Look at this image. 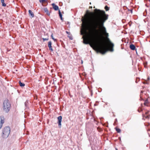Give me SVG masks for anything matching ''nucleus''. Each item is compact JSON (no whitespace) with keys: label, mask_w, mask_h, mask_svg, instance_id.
I'll use <instances>...</instances> for the list:
<instances>
[{"label":"nucleus","mask_w":150,"mask_h":150,"mask_svg":"<svg viewBox=\"0 0 150 150\" xmlns=\"http://www.w3.org/2000/svg\"><path fill=\"white\" fill-rule=\"evenodd\" d=\"M146 118H149V115H147L146 117Z\"/></svg>","instance_id":"27"},{"label":"nucleus","mask_w":150,"mask_h":150,"mask_svg":"<svg viewBox=\"0 0 150 150\" xmlns=\"http://www.w3.org/2000/svg\"><path fill=\"white\" fill-rule=\"evenodd\" d=\"M115 129H116V130L118 133H120L121 132V130L119 128H117V127H116L115 128Z\"/></svg>","instance_id":"14"},{"label":"nucleus","mask_w":150,"mask_h":150,"mask_svg":"<svg viewBox=\"0 0 150 150\" xmlns=\"http://www.w3.org/2000/svg\"><path fill=\"white\" fill-rule=\"evenodd\" d=\"M142 109H141V110H138V111L139 112H140L141 111H142Z\"/></svg>","instance_id":"28"},{"label":"nucleus","mask_w":150,"mask_h":150,"mask_svg":"<svg viewBox=\"0 0 150 150\" xmlns=\"http://www.w3.org/2000/svg\"><path fill=\"white\" fill-rule=\"evenodd\" d=\"M28 100H26L25 103V105L26 107H27L28 106Z\"/></svg>","instance_id":"19"},{"label":"nucleus","mask_w":150,"mask_h":150,"mask_svg":"<svg viewBox=\"0 0 150 150\" xmlns=\"http://www.w3.org/2000/svg\"><path fill=\"white\" fill-rule=\"evenodd\" d=\"M59 16L60 17V18L61 19V20L62 21H63V18L62 17V14H61V13L60 11V10H59Z\"/></svg>","instance_id":"11"},{"label":"nucleus","mask_w":150,"mask_h":150,"mask_svg":"<svg viewBox=\"0 0 150 150\" xmlns=\"http://www.w3.org/2000/svg\"><path fill=\"white\" fill-rule=\"evenodd\" d=\"M81 62H82V63L83 62H82V60L81 61Z\"/></svg>","instance_id":"36"},{"label":"nucleus","mask_w":150,"mask_h":150,"mask_svg":"<svg viewBox=\"0 0 150 150\" xmlns=\"http://www.w3.org/2000/svg\"><path fill=\"white\" fill-rule=\"evenodd\" d=\"M52 42L51 41H50L48 42V47L52 46Z\"/></svg>","instance_id":"16"},{"label":"nucleus","mask_w":150,"mask_h":150,"mask_svg":"<svg viewBox=\"0 0 150 150\" xmlns=\"http://www.w3.org/2000/svg\"><path fill=\"white\" fill-rule=\"evenodd\" d=\"M115 149L116 150H118V149L117 148H116Z\"/></svg>","instance_id":"34"},{"label":"nucleus","mask_w":150,"mask_h":150,"mask_svg":"<svg viewBox=\"0 0 150 150\" xmlns=\"http://www.w3.org/2000/svg\"><path fill=\"white\" fill-rule=\"evenodd\" d=\"M141 93H143V91H141Z\"/></svg>","instance_id":"33"},{"label":"nucleus","mask_w":150,"mask_h":150,"mask_svg":"<svg viewBox=\"0 0 150 150\" xmlns=\"http://www.w3.org/2000/svg\"><path fill=\"white\" fill-rule=\"evenodd\" d=\"M88 31V37L83 39V43L85 44H89L90 42H93L94 48L97 52H99L102 54H105L108 51V50L107 49V46L104 42L103 40L101 39L96 42H94V38L95 36V35L93 36L92 39H91V38L90 35L91 32L89 27V28Z\"/></svg>","instance_id":"2"},{"label":"nucleus","mask_w":150,"mask_h":150,"mask_svg":"<svg viewBox=\"0 0 150 150\" xmlns=\"http://www.w3.org/2000/svg\"><path fill=\"white\" fill-rule=\"evenodd\" d=\"M87 13H89V11L88 10L87 11Z\"/></svg>","instance_id":"31"},{"label":"nucleus","mask_w":150,"mask_h":150,"mask_svg":"<svg viewBox=\"0 0 150 150\" xmlns=\"http://www.w3.org/2000/svg\"><path fill=\"white\" fill-rule=\"evenodd\" d=\"M142 109H141V110H138V111L139 112H140L141 111H142Z\"/></svg>","instance_id":"29"},{"label":"nucleus","mask_w":150,"mask_h":150,"mask_svg":"<svg viewBox=\"0 0 150 150\" xmlns=\"http://www.w3.org/2000/svg\"><path fill=\"white\" fill-rule=\"evenodd\" d=\"M148 79L149 80V77L148 78Z\"/></svg>","instance_id":"35"},{"label":"nucleus","mask_w":150,"mask_h":150,"mask_svg":"<svg viewBox=\"0 0 150 150\" xmlns=\"http://www.w3.org/2000/svg\"><path fill=\"white\" fill-rule=\"evenodd\" d=\"M89 8H92V6H90Z\"/></svg>","instance_id":"32"},{"label":"nucleus","mask_w":150,"mask_h":150,"mask_svg":"<svg viewBox=\"0 0 150 150\" xmlns=\"http://www.w3.org/2000/svg\"><path fill=\"white\" fill-rule=\"evenodd\" d=\"M148 111L146 112H145V114H148Z\"/></svg>","instance_id":"30"},{"label":"nucleus","mask_w":150,"mask_h":150,"mask_svg":"<svg viewBox=\"0 0 150 150\" xmlns=\"http://www.w3.org/2000/svg\"><path fill=\"white\" fill-rule=\"evenodd\" d=\"M10 128L9 127H6L4 128L2 131V137L4 138L8 137L10 132Z\"/></svg>","instance_id":"4"},{"label":"nucleus","mask_w":150,"mask_h":150,"mask_svg":"<svg viewBox=\"0 0 150 150\" xmlns=\"http://www.w3.org/2000/svg\"><path fill=\"white\" fill-rule=\"evenodd\" d=\"M28 12L29 15H31L32 18L34 17V14L31 10H29L28 11Z\"/></svg>","instance_id":"10"},{"label":"nucleus","mask_w":150,"mask_h":150,"mask_svg":"<svg viewBox=\"0 0 150 150\" xmlns=\"http://www.w3.org/2000/svg\"><path fill=\"white\" fill-rule=\"evenodd\" d=\"M1 121L0 124V129H1L2 127L3 124L4 122V116H0Z\"/></svg>","instance_id":"7"},{"label":"nucleus","mask_w":150,"mask_h":150,"mask_svg":"<svg viewBox=\"0 0 150 150\" xmlns=\"http://www.w3.org/2000/svg\"><path fill=\"white\" fill-rule=\"evenodd\" d=\"M53 8L55 11H57L59 10L58 6L54 4L53 3L52 4Z\"/></svg>","instance_id":"8"},{"label":"nucleus","mask_w":150,"mask_h":150,"mask_svg":"<svg viewBox=\"0 0 150 150\" xmlns=\"http://www.w3.org/2000/svg\"><path fill=\"white\" fill-rule=\"evenodd\" d=\"M128 11H130L131 13H132L133 9H128Z\"/></svg>","instance_id":"21"},{"label":"nucleus","mask_w":150,"mask_h":150,"mask_svg":"<svg viewBox=\"0 0 150 150\" xmlns=\"http://www.w3.org/2000/svg\"><path fill=\"white\" fill-rule=\"evenodd\" d=\"M105 150H106V149H105Z\"/></svg>","instance_id":"38"},{"label":"nucleus","mask_w":150,"mask_h":150,"mask_svg":"<svg viewBox=\"0 0 150 150\" xmlns=\"http://www.w3.org/2000/svg\"><path fill=\"white\" fill-rule=\"evenodd\" d=\"M105 10L107 11L109 10V8L107 6H106L105 7Z\"/></svg>","instance_id":"17"},{"label":"nucleus","mask_w":150,"mask_h":150,"mask_svg":"<svg viewBox=\"0 0 150 150\" xmlns=\"http://www.w3.org/2000/svg\"><path fill=\"white\" fill-rule=\"evenodd\" d=\"M19 83L20 86L21 87H23L25 86V84L24 83L21 82V81H19Z\"/></svg>","instance_id":"13"},{"label":"nucleus","mask_w":150,"mask_h":150,"mask_svg":"<svg viewBox=\"0 0 150 150\" xmlns=\"http://www.w3.org/2000/svg\"><path fill=\"white\" fill-rule=\"evenodd\" d=\"M11 106V104L8 99L5 100L3 103V109L4 112L8 113L9 111Z\"/></svg>","instance_id":"3"},{"label":"nucleus","mask_w":150,"mask_h":150,"mask_svg":"<svg viewBox=\"0 0 150 150\" xmlns=\"http://www.w3.org/2000/svg\"><path fill=\"white\" fill-rule=\"evenodd\" d=\"M45 0H39V1L40 3H42L45 1Z\"/></svg>","instance_id":"24"},{"label":"nucleus","mask_w":150,"mask_h":150,"mask_svg":"<svg viewBox=\"0 0 150 150\" xmlns=\"http://www.w3.org/2000/svg\"><path fill=\"white\" fill-rule=\"evenodd\" d=\"M97 10V16L92 18H89L88 21L89 27L91 29V33L90 38L92 39L94 35L95 36L98 33V28H103V32L105 33L107 36H108V34L106 32L105 28L104 26V23L108 19V15L105 14V12L99 9H95Z\"/></svg>","instance_id":"1"},{"label":"nucleus","mask_w":150,"mask_h":150,"mask_svg":"<svg viewBox=\"0 0 150 150\" xmlns=\"http://www.w3.org/2000/svg\"><path fill=\"white\" fill-rule=\"evenodd\" d=\"M62 119V117L61 116H59L57 117L58 122L57 123L58 124V126L59 128L61 127V122Z\"/></svg>","instance_id":"6"},{"label":"nucleus","mask_w":150,"mask_h":150,"mask_svg":"<svg viewBox=\"0 0 150 150\" xmlns=\"http://www.w3.org/2000/svg\"><path fill=\"white\" fill-rule=\"evenodd\" d=\"M149 0V1L150 2V0Z\"/></svg>","instance_id":"37"},{"label":"nucleus","mask_w":150,"mask_h":150,"mask_svg":"<svg viewBox=\"0 0 150 150\" xmlns=\"http://www.w3.org/2000/svg\"><path fill=\"white\" fill-rule=\"evenodd\" d=\"M148 103V100H145L144 103V105H147L146 104Z\"/></svg>","instance_id":"20"},{"label":"nucleus","mask_w":150,"mask_h":150,"mask_svg":"<svg viewBox=\"0 0 150 150\" xmlns=\"http://www.w3.org/2000/svg\"><path fill=\"white\" fill-rule=\"evenodd\" d=\"M107 41L109 44V47L111 48L110 51L111 52H113L114 50L113 48L114 46V44L110 41V39L108 38V37L107 36Z\"/></svg>","instance_id":"5"},{"label":"nucleus","mask_w":150,"mask_h":150,"mask_svg":"<svg viewBox=\"0 0 150 150\" xmlns=\"http://www.w3.org/2000/svg\"><path fill=\"white\" fill-rule=\"evenodd\" d=\"M66 33L68 35L70 34L69 32H68L67 31H66Z\"/></svg>","instance_id":"26"},{"label":"nucleus","mask_w":150,"mask_h":150,"mask_svg":"<svg viewBox=\"0 0 150 150\" xmlns=\"http://www.w3.org/2000/svg\"><path fill=\"white\" fill-rule=\"evenodd\" d=\"M68 37L69 38V39L70 40H72L73 39L72 35H70V34L68 36Z\"/></svg>","instance_id":"18"},{"label":"nucleus","mask_w":150,"mask_h":150,"mask_svg":"<svg viewBox=\"0 0 150 150\" xmlns=\"http://www.w3.org/2000/svg\"><path fill=\"white\" fill-rule=\"evenodd\" d=\"M1 2L2 3V6L4 7L6 6V4L4 3V0H1Z\"/></svg>","instance_id":"12"},{"label":"nucleus","mask_w":150,"mask_h":150,"mask_svg":"<svg viewBox=\"0 0 150 150\" xmlns=\"http://www.w3.org/2000/svg\"><path fill=\"white\" fill-rule=\"evenodd\" d=\"M130 49L132 50H135L136 49L135 46L133 44H131L130 45Z\"/></svg>","instance_id":"9"},{"label":"nucleus","mask_w":150,"mask_h":150,"mask_svg":"<svg viewBox=\"0 0 150 150\" xmlns=\"http://www.w3.org/2000/svg\"><path fill=\"white\" fill-rule=\"evenodd\" d=\"M42 39L43 40V41H44L46 40H48L49 39H48V38H43Z\"/></svg>","instance_id":"23"},{"label":"nucleus","mask_w":150,"mask_h":150,"mask_svg":"<svg viewBox=\"0 0 150 150\" xmlns=\"http://www.w3.org/2000/svg\"><path fill=\"white\" fill-rule=\"evenodd\" d=\"M49 50L51 51H53V50L52 48V47L51 46L50 47H49Z\"/></svg>","instance_id":"22"},{"label":"nucleus","mask_w":150,"mask_h":150,"mask_svg":"<svg viewBox=\"0 0 150 150\" xmlns=\"http://www.w3.org/2000/svg\"><path fill=\"white\" fill-rule=\"evenodd\" d=\"M51 37L52 38V39L54 41V42H56L57 41V39H55L53 38V35L52 34L51 35Z\"/></svg>","instance_id":"15"},{"label":"nucleus","mask_w":150,"mask_h":150,"mask_svg":"<svg viewBox=\"0 0 150 150\" xmlns=\"http://www.w3.org/2000/svg\"><path fill=\"white\" fill-rule=\"evenodd\" d=\"M147 64V62H145L144 63V65L145 67H146V66Z\"/></svg>","instance_id":"25"}]
</instances>
